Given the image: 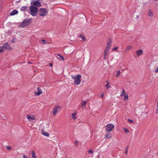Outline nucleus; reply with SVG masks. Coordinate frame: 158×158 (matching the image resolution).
Returning a JSON list of instances; mask_svg holds the SVG:
<instances>
[{
  "instance_id": "nucleus-1",
  "label": "nucleus",
  "mask_w": 158,
  "mask_h": 158,
  "mask_svg": "<svg viewBox=\"0 0 158 158\" xmlns=\"http://www.w3.org/2000/svg\"><path fill=\"white\" fill-rule=\"evenodd\" d=\"M71 77L74 80V84L76 85H79L80 84L81 81V75L78 74L75 76L72 75L71 76Z\"/></svg>"
},
{
  "instance_id": "nucleus-2",
  "label": "nucleus",
  "mask_w": 158,
  "mask_h": 158,
  "mask_svg": "<svg viewBox=\"0 0 158 158\" xmlns=\"http://www.w3.org/2000/svg\"><path fill=\"white\" fill-rule=\"evenodd\" d=\"M30 11V14L33 16L37 15V13L38 11V9L37 7L33 5L31 6L29 8Z\"/></svg>"
},
{
  "instance_id": "nucleus-3",
  "label": "nucleus",
  "mask_w": 158,
  "mask_h": 158,
  "mask_svg": "<svg viewBox=\"0 0 158 158\" xmlns=\"http://www.w3.org/2000/svg\"><path fill=\"white\" fill-rule=\"evenodd\" d=\"M39 13L40 16H45L48 13V10L44 8H42L39 9Z\"/></svg>"
},
{
  "instance_id": "nucleus-4",
  "label": "nucleus",
  "mask_w": 158,
  "mask_h": 158,
  "mask_svg": "<svg viewBox=\"0 0 158 158\" xmlns=\"http://www.w3.org/2000/svg\"><path fill=\"white\" fill-rule=\"evenodd\" d=\"M30 23L29 19H25L24 20L21 24V27H23L28 26Z\"/></svg>"
},
{
  "instance_id": "nucleus-5",
  "label": "nucleus",
  "mask_w": 158,
  "mask_h": 158,
  "mask_svg": "<svg viewBox=\"0 0 158 158\" xmlns=\"http://www.w3.org/2000/svg\"><path fill=\"white\" fill-rule=\"evenodd\" d=\"M114 128V126L110 123L107 125L106 127V130L107 132H110Z\"/></svg>"
},
{
  "instance_id": "nucleus-6",
  "label": "nucleus",
  "mask_w": 158,
  "mask_h": 158,
  "mask_svg": "<svg viewBox=\"0 0 158 158\" xmlns=\"http://www.w3.org/2000/svg\"><path fill=\"white\" fill-rule=\"evenodd\" d=\"M61 108V106L58 105L55 106L53 108L52 114L54 116H55L57 113L58 110Z\"/></svg>"
},
{
  "instance_id": "nucleus-7",
  "label": "nucleus",
  "mask_w": 158,
  "mask_h": 158,
  "mask_svg": "<svg viewBox=\"0 0 158 158\" xmlns=\"http://www.w3.org/2000/svg\"><path fill=\"white\" fill-rule=\"evenodd\" d=\"M26 118L30 122H32L36 119L35 116L33 115H27L26 116Z\"/></svg>"
},
{
  "instance_id": "nucleus-8",
  "label": "nucleus",
  "mask_w": 158,
  "mask_h": 158,
  "mask_svg": "<svg viewBox=\"0 0 158 158\" xmlns=\"http://www.w3.org/2000/svg\"><path fill=\"white\" fill-rule=\"evenodd\" d=\"M31 5H33V6H36V7H40L41 6V3L39 1H35L33 2H31Z\"/></svg>"
},
{
  "instance_id": "nucleus-9",
  "label": "nucleus",
  "mask_w": 158,
  "mask_h": 158,
  "mask_svg": "<svg viewBox=\"0 0 158 158\" xmlns=\"http://www.w3.org/2000/svg\"><path fill=\"white\" fill-rule=\"evenodd\" d=\"M2 47L3 48V49H4V50H6V49L10 50L11 49L10 45L7 43H4Z\"/></svg>"
},
{
  "instance_id": "nucleus-10",
  "label": "nucleus",
  "mask_w": 158,
  "mask_h": 158,
  "mask_svg": "<svg viewBox=\"0 0 158 158\" xmlns=\"http://www.w3.org/2000/svg\"><path fill=\"white\" fill-rule=\"evenodd\" d=\"M37 91L35 92V94L39 96L42 94V90L39 87H37Z\"/></svg>"
},
{
  "instance_id": "nucleus-11",
  "label": "nucleus",
  "mask_w": 158,
  "mask_h": 158,
  "mask_svg": "<svg viewBox=\"0 0 158 158\" xmlns=\"http://www.w3.org/2000/svg\"><path fill=\"white\" fill-rule=\"evenodd\" d=\"M121 96H123L124 97V100H126L128 98V94H126V93L125 91V90L123 89L122 90V93L121 95H120Z\"/></svg>"
},
{
  "instance_id": "nucleus-12",
  "label": "nucleus",
  "mask_w": 158,
  "mask_h": 158,
  "mask_svg": "<svg viewBox=\"0 0 158 158\" xmlns=\"http://www.w3.org/2000/svg\"><path fill=\"white\" fill-rule=\"evenodd\" d=\"M111 44V41L109 40L106 46L105 49V51L108 52L109 50L110 49Z\"/></svg>"
},
{
  "instance_id": "nucleus-13",
  "label": "nucleus",
  "mask_w": 158,
  "mask_h": 158,
  "mask_svg": "<svg viewBox=\"0 0 158 158\" xmlns=\"http://www.w3.org/2000/svg\"><path fill=\"white\" fill-rule=\"evenodd\" d=\"M132 48L133 47L131 45L127 46L125 48L124 52L125 53L127 52L128 51L131 50Z\"/></svg>"
},
{
  "instance_id": "nucleus-14",
  "label": "nucleus",
  "mask_w": 158,
  "mask_h": 158,
  "mask_svg": "<svg viewBox=\"0 0 158 158\" xmlns=\"http://www.w3.org/2000/svg\"><path fill=\"white\" fill-rule=\"evenodd\" d=\"M143 52V51L141 49L137 50L136 51V55L138 56H139L142 55Z\"/></svg>"
},
{
  "instance_id": "nucleus-15",
  "label": "nucleus",
  "mask_w": 158,
  "mask_h": 158,
  "mask_svg": "<svg viewBox=\"0 0 158 158\" xmlns=\"http://www.w3.org/2000/svg\"><path fill=\"white\" fill-rule=\"evenodd\" d=\"M112 135L110 133H107L105 135V138L107 139H109L111 138Z\"/></svg>"
},
{
  "instance_id": "nucleus-16",
  "label": "nucleus",
  "mask_w": 158,
  "mask_h": 158,
  "mask_svg": "<svg viewBox=\"0 0 158 158\" xmlns=\"http://www.w3.org/2000/svg\"><path fill=\"white\" fill-rule=\"evenodd\" d=\"M42 134L44 135L47 136V137H49V134L45 131L44 130V129H42Z\"/></svg>"
},
{
  "instance_id": "nucleus-17",
  "label": "nucleus",
  "mask_w": 158,
  "mask_h": 158,
  "mask_svg": "<svg viewBox=\"0 0 158 158\" xmlns=\"http://www.w3.org/2000/svg\"><path fill=\"white\" fill-rule=\"evenodd\" d=\"M148 15L150 17H152L153 16V14L152 10L150 9L148 10Z\"/></svg>"
},
{
  "instance_id": "nucleus-18",
  "label": "nucleus",
  "mask_w": 158,
  "mask_h": 158,
  "mask_svg": "<svg viewBox=\"0 0 158 158\" xmlns=\"http://www.w3.org/2000/svg\"><path fill=\"white\" fill-rule=\"evenodd\" d=\"M18 11L16 10H13L10 13V15L11 16L14 15L16 14H17Z\"/></svg>"
},
{
  "instance_id": "nucleus-19",
  "label": "nucleus",
  "mask_w": 158,
  "mask_h": 158,
  "mask_svg": "<svg viewBox=\"0 0 158 158\" xmlns=\"http://www.w3.org/2000/svg\"><path fill=\"white\" fill-rule=\"evenodd\" d=\"M108 54V52L104 50V55H103L104 59L106 60V57H107V56Z\"/></svg>"
},
{
  "instance_id": "nucleus-20",
  "label": "nucleus",
  "mask_w": 158,
  "mask_h": 158,
  "mask_svg": "<svg viewBox=\"0 0 158 158\" xmlns=\"http://www.w3.org/2000/svg\"><path fill=\"white\" fill-rule=\"evenodd\" d=\"M86 102H87V101H85L83 102V103H82L81 106V107L83 109L86 106Z\"/></svg>"
},
{
  "instance_id": "nucleus-21",
  "label": "nucleus",
  "mask_w": 158,
  "mask_h": 158,
  "mask_svg": "<svg viewBox=\"0 0 158 158\" xmlns=\"http://www.w3.org/2000/svg\"><path fill=\"white\" fill-rule=\"evenodd\" d=\"M105 86L106 88L107 89H110L111 88V86L110 85V83L109 82H108L107 83V84L105 85Z\"/></svg>"
},
{
  "instance_id": "nucleus-22",
  "label": "nucleus",
  "mask_w": 158,
  "mask_h": 158,
  "mask_svg": "<svg viewBox=\"0 0 158 158\" xmlns=\"http://www.w3.org/2000/svg\"><path fill=\"white\" fill-rule=\"evenodd\" d=\"M121 71H122L121 72H120V71H117V74L116 75V77H118L119 76L121 73L123 71V70H121Z\"/></svg>"
},
{
  "instance_id": "nucleus-23",
  "label": "nucleus",
  "mask_w": 158,
  "mask_h": 158,
  "mask_svg": "<svg viewBox=\"0 0 158 158\" xmlns=\"http://www.w3.org/2000/svg\"><path fill=\"white\" fill-rule=\"evenodd\" d=\"M31 155H32V158H37L35 153L34 151H32L31 152Z\"/></svg>"
},
{
  "instance_id": "nucleus-24",
  "label": "nucleus",
  "mask_w": 158,
  "mask_h": 158,
  "mask_svg": "<svg viewBox=\"0 0 158 158\" xmlns=\"http://www.w3.org/2000/svg\"><path fill=\"white\" fill-rule=\"evenodd\" d=\"M76 114L75 113H73L72 114V118L73 119H76V117L75 116Z\"/></svg>"
},
{
  "instance_id": "nucleus-25",
  "label": "nucleus",
  "mask_w": 158,
  "mask_h": 158,
  "mask_svg": "<svg viewBox=\"0 0 158 158\" xmlns=\"http://www.w3.org/2000/svg\"><path fill=\"white\" fill-rule=\"evenodd\" d=\"M27 8V7L26 6H23L21 8V10L22 11H23L25 10Z\"/></svg>"
},
{
  "instance_id": "nucleus-26",
  "label": "nucleus",
  "mask_w": 158,
  "mask_h": 158,
  "mask_svg": "<svg viewBox=\"0 0 158 158\" xmlns=\"http://www.w3.org/2000/svg\"><path fill=\"white\" fill-rule=\"evenodd\" d=\"M5 50H4V49H3L2 47H0V53L3 52Z\"/></svg>"
},
{
  "instance_id": "nucleus-27",
  "label": "nucleus",
  "mask_w": 158,
  "mask_h": 158,
  "mask_svg": "<svg viewBox=\"0 0 158 158\" xmlns=\"http://www.w3.org/2000/svg\"><path fill=\"white\" fill-rule=\"evenodd\" d=\"M80 37L82 39L83 41H85V38L83 35H81L80 36Z\"/></svg>"
},
{
  "instance_id": "nucleus-28",
  "label": "nucleus",
  "mask_w": 158,
  "mask_h": 158,
  "mask_svg": "<svg viewBox=\"0 0 158 158\" xmlns=\"http://www.w3.org/2000/svg\"><path fill=\"white\" fill-rule=\"evenodd\" d=\"M128 121L130 123H134L133 120L130 119H128Z\"/></svg>"
},
{
  "instance_id": "nucleus-29",
  "label": "nucleus",
  "mask_w": 158,
  "mask_h": 158,
  "mask_svg": "<svg viewBox=\"0 0 158 158\" xmlns=\"http://www.w3.org/2000/svg\"><path fill=\"white\" fill-rule=\"evenodd\" d=\"M58 56L60 57V58L61 59V60H64V58L63 56H61L60 55H59V54L58 55Z\"/></svg>"
},
{
  "instance_id": "nucleus-30",
  "label": "nucleus",
  "mask_w": 158,
  "mask_h": 158,
  "mask_svg": "<svg viewBox=\"0 0 158 158\" xmlns=\"http://www.w3.org/2000/svg\"><path fill=\"white\" fill-rule=\"evenodd\" d=\"M124 131L126 133H127L129 132V131L127 129L124 128Z\"/></svg>"
},
{
  "instance_id": "nucleus-31",
  "label": "nucleus",
  "mask_w": 158,
  "mask_h": 158,
  "mask_svg": "<svg viewBox=\"0 0 158 158\" xmlns=\"http://www.w3.org/2000/svg\"><path fill=\"white\" fill-rule=\"evenodd\" d=\"M118 48V47H115L112 49V50L114 51H116Z\"/></svg>"
},
{
  "instance_id": "nucleus-32",
  "label": "nucleus",
  "mask_w": 158,
  "mask_h": 158,
  "mask_svg": "<svg viewBox=\"0 0 158 158\" xmlns=\"http://www.w3.org/2000/svg\"><path fill=\"white\" fill-rule=\"evenodd\" d=\"M6 148L7 149L9 150H10L11 149V147H10V146H6Z\"/></svg>"
},
{
  "instance_id": "nucleus-33",
  "label": "nucleus",
  "mask_w": 158,
  "mask_h": 158,
  "mask_svg": "<svg viewBox=\"0 0 158 158\" xmlns=\"http://www.w3.org/2000/svg\"><path fill=\"white\" fill-rule=\"evenodd\" d=\"M128 148V146L127 147V148L126 149V151L125 152V153L126 154H127L128 153V150H127Z\"/></svg>"
},
{
  "instance_id": "nucleus-34",
  "label": "nucleus",
  "mask_w": 158,
  "mask_h": 158,
  "mask_svg": "<svg viewBox=\"0 0 158 158\" xmlns=\"http://www.w3.org/2000/svg\"><path fill=\"white\" fill-rule=\"evenodd\" d=\"M42 43L44 44H45L47 43V42H46V41L44 40H42Z\"/></svg>"
},
{
  "instance_id": "nucleus-35",
  "label": "nucleus",
  "mask_w": 158,
  "mask_h": 158,
  "mask_svg": "<svg viewBox=\"0 0 158 158\" xmlns=\"http://www.w3.org/2000/svg\"><path fill=\"white\" fill-rule=\"evenodd\" d=\"M155 73H156L158 72V67L156 68V69L155 70Z\"/></svg>"
},
{
  "instance_id": "nucleus-36",
  "label": "nucleus",
  "mask_w": 158,
  "mask_h": 158,
  "mask_svg": "<svg viewBox=\"0 0 158 158\" xmlns=\"http://www.w3.org/2000/svg\"><path fill=\"white\" fill-rule=\"evenodd\" d=\"M88 152L89 153H93V152L92 150H91L88 151Z\"/></svg>"
},
{
  "instance_id": "nucleus-37",
  "label": "nucleus",
  "mask_w": 158,
  "mask_h": 158,
  "mask_svg": "<svg viewBox=\"0 0 158 158\" xmlns=\"http://www.w3.org/2000/svg\"><path fill=\"white\" fill-rule=\"evenodd\" d=\"M23 158H29L27 156L23 155Z\"/></svg>"
},
{
  "instance_id": "nucleus-38",
  "label": "nucleus",
  "mask_w": 158,
  "mask_h": 158,
  "mask_svg": "<svg viewBox=\"0 0 158 158\" xmlns=\"http://www.w3.org/2000/svg\"><path fill=\"white\" fill-rule=\"evenodd\" d=\"M74 143L75 144H78V142L76 140L74 141Z\"/></svg>"
},
{
  "instance_id": "nucleus-39",
  "label": "nucleus",
  "mask_w": 158,
  "mask_h": 158,
  "mask_svg": "<svg viewBox=\"0 0 158 158\" xmlns=\"http://www.w3.org/2000/svg\"><path fill=\"white\" fill-rule=\"evenodd\" d=\"M103 96H104V94L103 93H102L101 94V96L102 98H103Z\"/></svg>"
},
{
  "instance_id": "nucleus-40",
  "label": "nucleus",
  "mask_w": 158,
  "mask_h": 158,
  "mask_svg": "<svg viewBox=\"0 0 158 158\" xmlns=\"http://www.w3.org/2000/svg\"><path fill=\"white\" fill-rule=\"evenodd\" d=\"M15 40L14 39H12V40H11V42H12V43H14V41H15Z\"/></svg>"
},
{
  "instance_id": "nucleus-41",
  "label": "nucleus",
  "mask_w": 158,
  "mask_h": 158,
  "mask_svg": "<svg viewBox=\"0 0 158 158\" xmlns=\"http://www.w3.org/2000/svg\"><path fill=\"white\" fill-rule=\"evenodd\" d=\"M52 63H49L50 66H52Z\"/></svg>"
},
{
  "instance_id": "nucleus-42",
  "label": "nucleus",
  "mask_w": 158,
  "mask_h": 158,
  "mask_svg": "<svg viewBox=\"0 0 158 158\" xmlns=\"http://www.w3.org/2000/svg\"><path fill=\"white\" fill-rule=\"evenodd\" d=\"M28 63L29 64H32L31 62H29H29H28Z\"/></svg>"
},
{
  "instance_id": "nucleus-43",
  "label": "nucleus",
  "mask_w": 158,
  "mask_h": 158,
  "mask_svg": "<svg viewBox=\"0 0 158 158\" xmlns=\"http://www.w3.org/2000/svg\"><path fill=\"white\" fill-rule=\"evenodd\" d=\"M157 5H158V3L157 4Z\"/></svg>"
}]
</instances>
